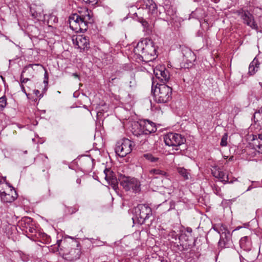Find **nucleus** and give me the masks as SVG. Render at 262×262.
Wrapping results in <instances>:
<instances>
[{
	"mask_svg": "<svg viewBox=\"0 0 262 262\" xmlns=\"http://www.w3.org/2000/svg\"><path fill=\"white\" fill-rule=\"evenodd\" d=\"M228 241L229 240L227 236V234L226 233H223L221 235V238L219 242V246L221 248H228Z\"/></svg>",
	"mask_w": 262,
	"mask_h": 262,
	"instance_id": "nucleus-21",
	"label": "nucleus"
},
{
	"mask_svg": "<svg viewBox=\"0 0 262 262\" xmlns=\"http://www.w3.org/2000/svg\"><path fill=\"white\" fill-rule=\"evenodd\" d=\"M10 187L12 189L10 190L9 193L2 191L3 189H0V196L3 202L5 203H12L17 198L18 195L16 190L11 186L9 185Z\"/></svg>",
	"mask_w": 262,
	"mask_h": 262,
	"instance_id": "nucleus-12",
	"label": "nucleus"
},
{
	"mask_svg": "<svg viewBox=\"0 0 262 262\" xmlns=\"http://www.w3.org/2000/svg\"><path fill=\"white\" fill-rule=\"evenodd\" d=\"M46 90H47V89H46V88H44L43 91H46Z\"/></svg>",
	"mask_w": 262,
	"mask_h": 262,
	"instance_id": "nucleus-55",
	"label": "nucleus"
},
{
	"mask_svg": "<svg viewBox=\"0 0 262 262\" xmlns=\"http://www.w3.org/2000/svg\"><path fill=\"white\" fill-rule=\"evenodd\" d=\"M168 236L171 238L172 242H174V241H177L178 239L179 241H187L188 239L189 235H187V234L185 233H182L180 236H178V234L174 231H172L170 232V233L168 234Z\"/></svg>",
	"mask_w": 262,
	"mask_h": 262,
	"instance_id": "nucleus-19",
	"label": "nucleus"
},
{
	"mask_svg": "<svg viewBox=\"0 0 262 262\" xmlns=\"http://www.w3.org/2000/svg\"><path fill=\"white\" fill-rule=\"evenodd\" d=\"M76 41L77 43V45L78 46V48H85L87 47L88 42L86 39L84 38H79L76 39Z\"/></svg>",
	"mask_w": 262,
	"mask_h": 262,
	"instance_id": "nucleus-23",
	"label": "nucleus"
},
{
	"mask_svg": "<svg viewBox=\"0 0 262 262\" xmlns=\"http://www.w3.org/2000/svg\"><path fill=\"white\" fill-rule=\"evenodd\" d=\"M212 2H214V3H217L220 0H211Z\"/></svg>",
	"mask_w": 262,
	"mask_h": 262,
	"instance_id": "nucleus-46",
	"label": "nucleus"
},
{
	"mask_svg": "<svg viewBox=\"0 0 262 262\" xmlns=\"http://www.w3.org/2000/svg\"><path fill=\"white\" fill-rule=\"evenodd\" d=\"M252 188V186H250L247 189V191H249L250 190H251V189Z\"/></svg>",
	"mask_w": 262,
	"mask_h": 262,
	"instance_id": "nucleus-47",
	"label": "nucleus"
},
{
	"mask_svg": "<svg viewBox=\"0 0 262 262\" xmlns=\"http://www.w3.org/2000/svg\"><path fill=\"white\" fill-rule=\"evenodd\" d=\"M144 4L146 8L150 11L151 13H154L157 9V5L153 0H144Z\"/></svg>",
	"mask_w": 262,
	"mask_h": 262,
	"instance_id": "nucleus-20",
	"label": "nucleus"
},
{
	"mask_svg": "<svg viewBox=\"0 0 262 262\" xmlns=\"http://www.w3.org/2000/svg\"><path fill=\"white\" fill-rule=\"evenodd\" d=\"M34 94L36 96L38 97L39 99L43 97V93L40 94V92L38 90H34Z\"/></svg>",
	"mask_w": 262,
	"mask_h": 262,
	"instance_id": "nucleus-34",
	"label": "nucleus"
},
{
	"mask_svg": "<svg viewBox=\"0 0 262 262\" xmlns=\"http://www.w3.org/2000/svg\"><path fill=\"white\" fill-rule=\"evenodd\" d=\"M149 173L154 174H158L161 176H166V172L159 169H152L149 171Z\"/></svg>",
	"mask_w": 262,
	"mask_h": 262,
	"instance_id": "nucleus-27",
	"label": "nucleus"
},
{
	"mask_svg": "<svg viewBox=\"0 0 262 262\" xmlns=\"http://www.w3.org/2000/svg\"><path fill=\"white\" fill-rule=\"evenodd\" d=\"M233 182V181H230V183H232Z\"/></svg>",
	"mask_w": 262,
	"mask_h": 262,
	"instance_id": "nucleus-54",
	"label": "nucleus"
},
{
	"mask_svg": "<svg viewBox=\"0 0 262 262\" xmlns=\"http://www.w3.org/2000/svg\"><path fill=\"white\" fill-rule=\"evenodd\" d=\"M260 62L256 57H255L249 66L248 74L250 76L254 75L259 69Z\"/></svg>",
	"mask_w": 262,
	"mask_h": 262,
	"instance_id": "nucleus-17",
	"label": "nucleus"
},
{
	"mask_svg": "<svg viewBox=\"0 0 262 262\" xmlns=\"http://www.w3.org/2000/svg\"><path fill=\"white\" fill-rule=\"evenodd\" d=\"M88 162L91 163L92 162V161L90 160V159H88Z\"/></svg>",
	"mask_w": 262,
	"mask_h": 262,
	"instance_id": "nucleus-50",
	"label": "nucleus"
},
{
	"mask_svg": "<svg viewBox=\"0 0 262 262\" xmlns=\"http://www.w3.org/2000/svg\"><path fill=\"white\" fill-rule=\"evenodd\" d=\"M169 205H170V207L168 209V211H169L170 210H172V209H175V206H176V202L173 201H171L169 203Z\"/></svg>",
	"mask_w": 262,
	"mask_h": 262,
	"instance_id": "nucleus-35",
	"label": "nucleus"
},
{
	"mask_svg": "<svg viewBox=\"0 0 262 262\" xmlns=\"http://www.w3.org/2000/svg\"><path fill=\"white\" fill-rule=\"evenodd\" d=\"M34 230V229L32 228H31L30 227H29V231L30 232H33V231Z\"/></svg>",
	"mask_w": 262,
	"mask_h": 262,
	"instance_id": "nucleus-44",
	"label": "nucleus"
},
{
	"mask_svg": "<svg viewBox=\"0 0 262 262\" xmlns=\"http://www.w3.org/2000/svg\"><path fill=\"white\" fill-rule=\"evenodd\" d=\"M240 112V109L239 108L237 107H234L232 109V111H231V113L234 116V118H233V119H234L235 116L238 114V113ZM233 122H234V120H233Z\"/></svg>",
	"mask_w": 262,
	"mask_h": 262,
	"instance_id": "nucleus-30",
	"label": "nucleus"
},
{
	"mask_svg": "<svg viewBox=\"0 0 262 262\" xmlns=\"http://www.w3.org/2000/svg\"><path fill=\"white\" fill-rule=\"evenodd\" d=\"M132 142L126 138H124L117 142L115 152L120 157H124L132 150Z\"/></svg>",
	"mask_w": 262,
	"mask_h": 262,
	"instance_id": "nucleus-8",
	"label": "nucleus"
},
{
	"mask_svg": "<svg viewBox=\"0 0 262 262\" xmlns=\"http://www.w3.org/2000/svg\"><path fill=\"white\" fill-rule=\"evenodd\" d=\"M72 75L75 77V78H79V75L76 73H73Z\"/></svg>",
	"mask_w": 262,
	"mask_h": 262,
	"instance_id": "nucleus-40",
	"label": "nucleus"
},
{
	"mask_svg": "<svg viewBox=\"0 0 262 262\" xmlns=\"http://www.w3.org/2000/svg\"><path fill=\"white\" fill-rule=\"evenodd\" d=\"M160 261H161V262H167V261L166 260H164V259H163V258H160Z\"/></svg>",
	"mask_w": 262,
	"mask_h": 262,
	"instance_id": "nucleus-45",
	"label": "nucleus"
},
{
	"mask_svg": "<svg viewBox=\"0 0 262 262\" xmlns=\"http://www.w3.org/2000/svg\"><path fill=\"white\" fill-rule=\"evenodd\" d=\"M236 130H237V129H234L233 130V133H235Z\"/></svg>",
	"mask_w": 262,
	"mask_h": 262,
	"instance_id": "nucleus-51",
	"label": "nucleus"
},
{
	"mask_svg": "<svg viewBox=\"0 0 262 262\" xmlns=\"http://www.w3.org/2000/svg\"><path fill=\"white\" fill-rule=\"evenodd\" d=\"M178 172L181 174L185 179H188V176L189 174V172L186 169L183 167L178 168Z\"/></svg>",
	"mask_w": 262,
	"mask_h": 262,
	"instance_id": "nucleus-24",
	"label": "nucleus"
},
{
	"mask_svg": "<svg viewBox=\"0 0 262 262\" xmlns=\"http://www.w3.org/2000/svg\"><path fill=\"white\" fill-rule=\"evenodd\" d=\"M143 157L147 160L153 163L156 162L159 160L158 158L154 157L153 155L150 153L144 154Z\"/></svg>",
	"mask_w": 262,
	"mask_h": 262,
	"instance_id": "nucleus-25",
	"label": "nucleus"
},
{
	"mask_svg": "<svg viewBox=\"0 0 262 262\" xmlns=\"http://www.w3.org/2000/svg\"><path fill=\"white\" fill-rule=\"evenodd\" d=\"M227 139H228V133H226L224 134V136H223L221 142V145L222 146H226L227 145Z\"/></svg>",
	"mask_w": 262,
	"mask_h": 262,
	"instance_id": "nucleus-29",
	"label": "nucleus"
},
{
	"mask_svg": "<svg viewBox=\"0 0 262 262\" xmlns=\"http://www.w3.org/2000/svg\"><path fill=\"white\" fill-rule=\"evenodd\" d=\"M30 76L31 77H33V75L32 74H30Z\"/></svg>",
	"mask_w": 262,
	"mask_h": 262,
	"instance_id": "nucleus-53",
	"label": "nucleus"
},
{
	"mask_svg": "<svg viewBox=\"0 0 262 262\" xmlns=\"http://www.w3.org/2000/svg\"><path fill=\"white\" fill-rule=\"evenodd\" d=\"M81 179L80 178H78L77 180H76V183L78 184V185H80V183H81Z\"/></svg>",
	"mask_w": 262,
	"mask_h": 262,
	"instance_id": "nucleus-42",
	"label": "nucleus"
},
{
	"mask_svg": "<svg viewBox=\"0 0 262 262\" xmlns=\"http://www.w3.org/2000/svg\"><path fill=\"white\" fill-rule=\"evenodd\" d=\"M32 16H33L35 18H36L38 17V14L35 12H33V13L32 12Z\"/></svg>",
	"mask_w": 262,
	"mask_h": 262,
	"instance_id": "nucleus-41",
	"label": "nucleus"
},
{
	"mask_svg": "<svg viewBox=\"0 0 262 262\" xmlns=\"http://www.w3.org/2000/svg\"><path fill=\"white\" fill-rule=\"evenodd\" d=\"M165 144L168 146L178 147L186 142L185 138L181 134L169 133L164 136Z\"/></svg>",
	"mask_w": 262,
	"mask_h": 262,
	"instance_id": "nucleus-7",
	"label": "nucleus"
},
{
	"mask_svg": "<svg viewBox=\"0 0 262 262\" xmlns=\"http://www.w3.org/2000/svg\"><path fill=\"white\" fill-rule=\"evenodd\" d=\"M1 183V181H0V184Z\"/></svg>",
	"mask_w": 262,
	"mask_h": 262,
	"instance_id": "nucleus-57",
	"label": "nucleus"
},
{
	"mask_svg": "<svg viewBox=\"0 0 262 262\" xmlns=\"http://www.w3.org/2000/svg\"><path fill=\"white\" fill-rule=\"evenodd\" d=\"M188 53L190 55V56H194V54L191 51H188Z\"/></svg>",
	"mask_w": 262,
	"mask_h": 262,
	"instance_id": "nucleus-43",
	"label": "nucleus"
},
{
	"mask_svg": "<svg viewBox=\"0 0 262 262\" xmlns=\"http://www.w3.org/2000/svg\"><path fill=\"white\" fill-rule=\"evenodd\" d=\"M7 99L5 96L0 98V110H3L6 106Z\"/></svg>",
	"mask_w": 262,
	"mask_h": 262,
	"instance_id": "nucleus-28",
	"label": "nucleus"
},
{
	"mask_svg": "<svg viewBox=\"0 0 262 262\" xmlns=\"http://www.w3.org/2000/svg\"><path fill=\"white\" fill-rule=\"evenodd\" d=\"M252 120L262 129V107L253 114Z\"/></svg>",
	"mask_w": 262,
	"mask_h": 262,
	"instance_id": "nucleus-18",
	"label": "nucleus"
},
{
	"mask_svg": "<svg viewBox=\"0 0 262 262\" xmlns=\"http://www.w3.org/2000/svg\"><path fill=\"white\" fill-rule=\"evenodd\" d=\"M250 146L258 150V154H262V135H253Z\"/></svg>",
	"mask_w": 262,
	"mask_h": 262,
	"instance_id": "nucleus-15",
	"label": "nucleus"
},
{
	"mask_svg": "<svg viewBox=\"0 0 262 262\" xmlns=\"http://www.w3.org/2000/svg\"><path fill=\"white\" fill-rule=\"evenodd\" d=\"M192 229L191 228H189V227H187L186 228V231L188 233H189L190 235H191V233L192 232Z\"/></svg>",
	"mask_w": 262,
	"mask_h": 262,
	"instance_id": "nucleus-39",
	"label": "nucleus"
},
{
	"mask_svg": "<svg viewBox=\"0 0 262 262\" xmlns=\"http://www.w3.org/2000/svg\"><path fill=\"white\" fill-rule=\"evenodd\" d=\"M58 250L62 251L66 258L70 260H75L79 259L81 254L80 244L77 241H73L68 243L65 241H57Z\"/></svg>",
	"mask_w": 262,
	"mask_h": 262,
	"instance_id": "nucleus-3",
	"label": "nucleus"
},
{
	"mask_svg": "<svg viewBox=\"0 0 262 262\" xmlns=\"http://www.w3.org/2000/svg\"><path fill=\"white\" fill-rule=\"evenodd\" d=\"M92 16L88 9L85 10L84 14L79 12L75 13L69 17V25L70 28L76 32H85L88 29V26L93 23Z\"/></svg>",
	"mask_w": 262,
	"mask_h": 262,
	"instance_id": "nucleus-2",
	"label": "nucleus"
},
{
	"mask_svg": "<svg viewBox=\"0 0 262 262\" xmlns=\"http://www.w3.org/2000/svg\"><path fill=\"white\" fill-rule=\"evenodd\" d=\"M137 221L140 225L145 224L152 216L151 208L146 204H139L135 208Z\"/></svg>",
	"mask_w": 262,
	"mask_h": 262,
	"instance_id": "nucleus-6",
	"label": "nucleus"
},
{
	"mask_svg": "<svg viewBox=\"0 0 262 262\" xmlns=\"http://www.w3.org/2000/svg\"><path fill=\"white\" fill-rule=\"evenodd\" d=\"M42 172L43 173V175L44 177L46 179H48L49 178V174L48 171L44 169V170H42Z\"/></svg>",
	"mask_w": 262,
	"mask_h": 262,
	"instance_id": "nucleus-37",
	"label": "nucleus"
},
{
	"mask_svg": "<svg viewBox=\"0 0 262 262\" xmlns=\"http://www.w3.org/2000/svg\"><path fill=\"white\" fill-rule=\"evenodd\" d=\"M241 18L243 23L256 31L258 30V27L255 21L253 15L248 11H244L241 14Z\"/></svg>",
	"mask_w": 262,
	"mask_h": 262,
	"instance_id": "nucleus-10",
	"label": "nucleus"
},
{
	"mask_svg": "<svg viewBox=\"0 0 262 262\" xmlns=\"http://www.w3.org/2000/svg\"><path fill=\"white\" fill-rule=\"evenodd\" d=\"M245 151L246 152V154L247 155V158L250 160L251 158L255 157L257 154L258 153V150L254 149V148L252 147H247L245 149Z\"/></svg>",
	"mask_w": 262,
	"mask_h": 262,
	"instance_id": "nucleus-22",
	"label": "nucleus"
},
{
	"mask_svg": "<svg viewBox=\"0 0 262 262\" xmlns=\"http://www.w3.org/2000/svg\"><path fill=\"white\" fill-rule=\"evenodd\" d=\"M220 170H217V169L212 170V174H213V176L214 177L218 178L220 177Z\"/></svg>",
	"mask_w": 262,
	"mask_h": 262,
	"instance_id": "nucleus-33",
	"label": "nucleus"
},
{
	"mask_svg": "<svg viewBox=\"0 0 262 262\" xmlns=\"http://www.w3.org/2000/svg\"><path fill=\"white\" fill-rule=\"evenodd\" d=\"M104 173L105 174V179L108 183L112 186L113 189H117L118 187V181L116 177L113 176V172L109 169L105 168Z\"/></svg>",
	"mask_w": 262,
	"mask_h": 262,
	"instance_id": "nucleus-14",
	"label": "nucleus"
},
{
	"mask_svg": "<svg viewBox=\"0 0 262 262\" xmlns=\"http://www.w3.org/2000/svg\"><path fill=\"white\" fill-rule=\"evenodd\" d=\"M85 3L94 5L97 3V0H82Z\"/></svg>",
	"mask_w": 262,
	"mask_h": 262,
	"instance_id": "nucleus-36",
	"label": "nucleus"
},
{
	"mask_svg": "<svg viewBox=\"0 0 262 262\" xmlns=\"http://www.w3.org/2000/svg\"><path fill=\"white\" fill-rule=\"evenodd\" d=\"M172 91L171 87L165 84L157 83L154 92L156 101L161 103L169 102L172 98Z\"/></svg>",
	"mask_w": 262,
	"mask_h": 262,
	"instance_id": "nucleus-4",
	"label": "nucleus"
},
{
	"mask_svg": "<svg viewBox=\"0 0 262 262\" xmlns=\"http://www.w3.org/2000/svg\"><path fill=\"white\" fill-rule=\"evenodd\" d=\"M133 222H135V220L134 218H133Z\"/></svg>",
	"mask_w": 262,
	"mask_h": 262,
	"instance_id": "nucleus-56",
	"label": "nucleus"
},
{
	"mask_svg": "<svg viewBox=\"0 0 262 262\" xmlns=\"http://www.w3.org/2000/svg\"><path fill=\"white\" fill-rule=\"evenodd\" d=\"M48 79H49V76H48V72L47 71H45V74H44L43 83L46 84V86H47L48 83Z\"/></svg>",
	"mask_w": 262,
	"mask_h": 262,
	"instance_id": "nucleus-32",
	"label": "nucleus"
},
{
	"mask_svg": "<svg viewBox=\"0 0 262 262\" xmlns=\"http://www.w3.org/2000/svg\"><path fill=\"white\" fill-rule=\"evenodd\" d=\"M228 156H224V158H225V159H227V158H228Z\"/></svg>",
	"mask_w": 262,
	"mask_h": 262,
	"instance_id": "nucleus-52",
	"label": "nucleus"
},
{
	"mask_svg": "<svg viewBox=\"0 0 262 262\" xmlns=\"http://www.w3.org/2000/svg\"><path fill=\"white\" fill-rule=\"evenodd\" d=\"M156 49L151 39L145 38L139 42L134 49L137 58L142 61L147 62L155 59Z\"/></svg>",
	"mask_w": 262,
	"mask_h": 262,
	"instance_id": "nucleus-1",
	"label": "nucleus"
},
{
	"mask_svg": "<svg viewBox=\"0 0 262 262\" xmlns=\"http://www.w3.org/2000/svg\"><path fill=\"white\" fill-rule=\"evenodd\" d=\"M120 185L125 191L132 190L135 193L139 192L141 190L140 182L136 178L125 175H120L119 178Z\"/></svg>",
	"mask_w": 262,
	"mask_h": 262,
	"instance_id": "nucleus-5",
	"label": "nucleus"
},
{
	"mask_svg": "<svg viewBox=\"0 0 262 262\" xmlns=\"http://www.w3.org/2000/svg\"><path fill=\"white\" fill-rule=\"evenodd\" d=\"M218 179H219L222 182L227 183L228 182L229 180L228 174L225 173L224 171L220 170V177Z\"/></svg>",
	"mask_w": 262,
	"mask_h": 262,
	"instance_id": "nucleus-26",
	"label": "nucleus"
},
{
	"mask_svg": "<svg viewBox=\"0 0 262 262\" xmlns=\"http://www.w3.org/2000/svg\"><path fill=\"white\" fill-rule=\"evenodd\" d=\"M239 245L242 249L246 251H249L252 248V242L251 237L245 236L241 238L239 241Z\"/></svg>",
	"mask_w": 262,
	"mask_h": 262,
	"instance_id": "nucleus-16",
	"label": "nucleus"
},
{
	"mask_svg": "<svg viewBox=\"0 0 262 262\" xmlns=\"http://www.w3.org/2000/svg\"><path fill=\"white\" fill-rule=\"evenodd\" d=\"M35 66H40L41 67L42 66L39 64V63H36V64H29L28 65H27L26 66H25L23 71H22V72L20 74V86L21 88V90L23 92H24L26 95H27V94L26 93V89H25V84L29 81L30 80V78H28V77H25V73L29 70L30 68H32L33 70H34L33 69V67H35Z\"/></svg>",
	"mask_w": 262,
	"mask_h": 262,
	"instance_id": "nucleus-11",
	"label": "nucleus"
},
{
	"mask_svg": "<svg viewBox=\"0 0 262 262\" xmlns=\"http://www.w3.org/2000/svg\"><path fill=\"white\" fill-rule=\"evenodd\" d=\"M137 126H140V129L138 132L135 131L134 133V134L137 137L142 135H149L157 131L155 124L149 120L141 121L137 124Z\"/></svg>",
	"mask_w": 262,
	"mask_h": 262,
	"instance_id": "nucleus-9",
	"label": "nucleus"
},
{
	"mask_svg": "<svg viewBox=\"0 0 262 262\" xmlns=\"http://www.w3.org/2000/svg\"><path fill=\"white\" fill-rule=\"evenodd\" d=\"M154 74L156 78L159 79L163 84L167 82L170 78L169 73L165 68H162L161 69H155Z\"/></svg>",
	"mask_w": 262,
	"mask_h": 262,
	"instance_id": "nucleus-13",
	"label": "nucleus"
},
{
	"mask_svg": "<svg viewBox=\"0 0 262 262\" xmlns=\"http://www.w3.org/2000/svg\"><path fill=\"white\" fill-rule=\"evenodd\" d=\"M259 84L260 85V86L262 88V82H259Z\"/></svg>",
	"mask_w": 262,
	"mask_h": 262,
	"instance_id": "nucleus-48",
	"label": "nucleus"
},
{
	"mask_svg": "<svg viewBox=\"0 0 262 262\" xmlns=\"http://www.w3.org/2000/svg\"><path fill=\"white\" fill-rule=\"evenodd\" d=\"M31 222V219L30 217H25L20 222V225L21 226H24V224L25 225L26 223L29 224V222Z\"/></svg>",
	"mask_w": 262,
	"mask_h": 262,
	"instance_id": "nucleus-31",
	"label": "nucleus"
},
{
	"mask_svg": "<svg viewBox=\"0 0 262 262\" xmlns=\"http://www.w3.org/2000/svg\"><path fill=\"white\" fill-rule=\"evenodd\" d=\"M141 22L144 27H147L148 26V23L146 20L142 19Z\"/></svg>",
	"mask_w": 262,
	"mask_h": 262,
	"instance_id": "nucleus-38",
	"label": "nucleus"
},
{
	"mask_svg": "<svg viewBox=\"0 0 262 262\" xmlns=\"http://www.w3.org/2000/svg\"><path fill=\"white\" fill-rule=\"evenodd\" d=\"M233 158V156H230V161H231Z\"/></svg>",
	"mask_w": 262,
	"mask_h": 262,
	"instance_id": "nucleus-49",
	"label": "nucleus"
}]
</instances>
